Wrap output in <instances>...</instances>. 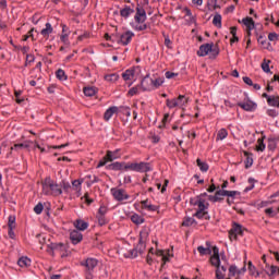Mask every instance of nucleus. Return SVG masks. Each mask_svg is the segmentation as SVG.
I'll list each match as a JSON object with an SVG mask.
<instances>
[{
    "instance_id": "2f4dec72",
    "label": "nucleus",
    "mask_w": 279,
    "mask_h": 279,
    "mask_svg": "<svg viewBox=\"0 0 279 279\" xmlns=\"http://www.w3.org/2000/svg\"><path fill=\"white\" fill-rule=\"evenodd\" d=\"M194 217L197 219H210V216H208V211L198 209L195 214Z\"/></svg>"
},
{
    "instance_id": "f03ea898",
    "label": "nucleus",
    "mask_w": 279,
    "mask_h": 279,
    "mask_svg": "<svg viewBox=\"0 0 279 279\" xmlns=\"http://www.w3.org/2000/svg\"><path fill=\"white\" fill-rule=\"evenodd\" d=\"M134 21L136 23L134 26L135 32H145V29H147V24H145V21H147V12L143 7L136 8Z\"/></svg>"
},
{
    "instance_id": "e433bc0d",
    "label": "nucleus",
    "mask_w": 279,
    "mask_h": 279,
    "mask_svg": "<svg viewBox=\"0 0 279 279\" xmlns=\"http://www.w3.org/2000/svg\"><path fill=\"white\" fill-rule=\"evenodd\" d=\"M105 80H106V82H111V83L118 82L119 74H117V73L107 74V75H105Z\"/></svg>"
},
{
    "instance_id": "37998d69",
    "label": "nucleus",
    "mask_w": 279,
    "mask_h": 279,
    "mask_svg": "<svg viewBox=\"0 0 279 279\" xmlns=\"http://www.w3.org/2000/svg\"><path fill=\"white\" fill-rule=\"evenodd\" d=\"M43 210H45V206L43 205V203H38V204L34 207V213H35V215H43Z\"/></svg>"
},
{
    "instance_id": "4d7b16f0",
    "label": "nucleus",
    "mask_w": 279,
    "mask_h": 279,
    "mask_svg": "<svg viewBox=\"0 0 279 279\" xmlns=\"http://www.w3.org/2000/svg\"><path fill=\"white\" fill-rule=\"evenodd\" d=\"M97 219H98L99 226H106L108 223V221L106 220V216H98L97 215Z\"/></svg>"
},
{
    "instance_id": "dca6fc26",
    "label": "nucleus",
    "mask_w": 279,
    "mask_h": 279,
    "mask_svg": "<svg viewBox=\"0 0 279 279\" xmlns=\"http://www.w3.org/2000/svg\"><path fill=\"white\" fill-rule=\"evenodd\" d=\"M132 14H134V8L130 5H124V8L120 10V16H122V19H130Z\"/></svg>"
},
{
    "instance_id": "6ab92c4d",
    "label": "nucleus",
    "mask_w": 279,
    "mask_h": 279,
    "mask_svg": "<svg viewBox=\"0 0 279 279\" xmlns=\"http://www.w3.org/2000/svg\"><path fill=\"white\" fill-rule=\"evenodd\" d=\"M40 34L44 38L48 39L51 34H53V26H51V23H46L45 28L40 31Z\"/></svg>"
},
{
    "instance_id": "423d86ee",
    "label": "nucleus",
    "mask_w": 279,
    "mask_h": 279,
    "mask_svg": "<svg viewBox=\"0 0 279 279\" xmlns=\"http://www.w3.org/2000/svg\"><path fill=\"white\" fill-rule=\"evenodd\" d=\"M51 256H54L56 252L60 254L61 258H66L69 256V251L66 250V244L64 243H51L48 245Z\"/></svg>"
},
{
    "instance_id": "bb28decb",
    "label": "nucleus",
    "mask_w": 279,
    "mask_h": 279,
    "mask_svg": "<svg viewBox=\"0 0 279 279\" xmlns=\"http://www.w3.org/2000/svg\"><path fill=\"white\" fill-rule=\"evenodd\" d=\"M142 208H145L146 210H150V213H156L158 210V207L156 205L147 204L146 201L141 202Z\"/></svg>"
},
{
    "instance_id": "c9c22d12",
    "label": "nucleus",
    "mask_w": 279,
    "mask_h": 279,
    "mask_svg": "<svg viewBox=\"0 0 279 279\" xmlns=\"http://www.w3.org/2000/svg\"><path fill=\"white\" fill-rule=\"evenodd\" d=\"M196 165L201 169V171H203L204 173H206V171H208V163L205 161H202V159H197Z\"/></svg>"
},
{
    "instance_id": "bf43d9fd",
    "label": "nucleus",
    "mask_w": 279,
    "mask_h": 279,
    "mask_svg": "<svg viewBox=\"0 0 279 279\" xmlns=\"http://www.w3.org/2000/svg\"><path fill=\"white\" fill-rule=\"evenodd\" d=\"M254 179L250 178L248 179V184H251L250 186L245 187V193H248V191H252L254 189Z\"/></svg>"
},
{
    "instance_id": "9b49d317",
    "label": "nucleus",
    "mask_w": 279,
    "mask_h": 279,
    "mask_svg": "<svg viewBox=\"0 0 279 279\" xmlns=\"http://www.w3.org/2000/svg\"><path fill=\"white\" fill-rule=\"evenodd\" d=\"M193 206H197L198 210H206L208 208V203L202 197H195L190 201Z\"/></svg>"
},
{
    "instance_id": "774afa93",
    "label": "nucleus",
    "mask_w": 279,
    "mask_h": 279,
    "mask_svg": "<svg viewBox=\"0 0 279 279\" xmlns=\"http://www.w3.org/2000/svg\"><path fill=\"white\" fill-rule=\"evenodd\" d=\"M60 40L61 43H66V40H69V33H62Z\"/></svg>"
},
{
    "instance_id": "13d9d810",
    "label": "nucleus",
    "mask_w": 279,
    "mask_h": 279,
    "mask_svg": "<svg viewBox=\"0 0 279 279\" xmlns=\"http://www.w3.org/2000/svg\"><path fill=\"white\" fill-rule=\"evenodd\" d=\"M257 40H258L259 45H262V47H264V49H267V39H265V37L259 36Z\"/></svg>"
},
{
    "instance_id": "9d476101",
    "label": "nucleus",
    "mask_w": 279,
    "mask_h": 279,
    "mask_svg": "<svg viewBox=\"0 0 279 279\" xmlns=\"http://www.w3.org/2000/svg\"><path fill=\"white\" fill-rule=\"evenodd\" d=\"M111 194L117 202H125L130 197L123 189H111Z\"/></svg>"
},
{
    "instance_id": "79ce46f5",
    "label": "nucleus",
    "mask_w": 279,
    "mask_h": 279,
    "mask_svg": "<svg viewBox=\"0 0 279 279\" xmlns=\"http://www.w3.org/2000/svg\"><path fill=\"white\" fill-rule=\"evenodd\" d=\"M265 142L263 138L257 140L256 151H265Z\"/></svg>"
},
{
    "instance_id": "cd10ccee",
    "label": "nucleus",
    "mask_w": 279,
    "mask_h": 279,
    "mask_svg": "<svg viewBox=\"0 0 279 279\" xmlns=\"http://www.w3.org/2000/svg\"><path fill=\"white\" fill-rule=\"evenodd\" d=\"M83 93L86 97H95V95H97V88L84 87Z\"/></svg>"
},
{
    "instance_id": "f8f14e48",
    "label": "nucleus",
    "mask_w": 279,
    "mask_h": 279,
    "mask_svg": "<svg viewBox=\"0 0 279 279\" xmlns=\"http://www.w3.org/2000/svg\"><path fill=\"white\" fill-rule=\"evenodd\" d=\"M83 239H84V235L82 234V232L77 230H72L70 232V241L73 243V245H77V243H82Z\"/></svg>"
},
{
    "instance_id": "58836bf2",
    "label": "nucleus",
    "mask_w": 279,
    "mask_h": 279,
    "mask_svg": "<svg viewBox=\"0 0 279 279\" xmlns=\"http://www.w3.org/2000/svg\"><path fill=\"white\" fill-rule=\"evenodd\" d=\"M142 89L143 90V87L141 85H137L135 87H132L129 92H128V95L129 97H134V95H138V89Z\"/></svg>"
},
{
    "instance_id": "69168bd1",
    "label": "nucleus",
    "mask_w": 279,
    "mask_h": 279,
    "mask_svg": "<svg viewBox=\"0 0 279 279\" xmlns=\"http://www.w3.org/2000/svg\"><path fill=\"white\" fill-rule=\"evenodd\" d=\"M167 121H169V113H166L165 116H163V119H162V121H161V125H159V128H165V125H167Z\"/></svg>"
},
{
    "instance_id": "c85d7f7f",
    "label": "nucleus",
    "mask_w": 279,
    "mask_h": 279,
    "mask_svg": "<svg viewBox=\"0 0 279 279\" xmlns=\"http://www.w3.org/2000/svg\"><path fill=\"white\" fill-rule=\"evenodd\" d=\"M209 263L213 267H216V269L221 267V258L219 256H211Z\"/></svg>"
},
{
    "instance_id": "4c0bfd02",
    "label": "nucleus",
    "mask_w": 279,
    "mask_h": 279,
    "mask_svg": "<svg viewBox=\"0 0 279 279\" xmlns=\"http://www.w3.org/2000/svg\"><path fill=\"white\" fill-rule=\"evenodd\" d=\"M8 228L9 230H14L16 228V217L9 216Z\"/></svg>"
},
{
    "instance_id": "f257e3e1",
    "label": "nucleus",
    "mask_w": 279,
    "mask_h": 279,
    "mask_svg": "<svg viewBox=\"0 0 279 279\" xmlns=\"http://www.w3.org/2000/svg\"><path fill=\"white\" fill-rule=\"evenodd\" d=\"M43 193L45 195H51L52 197H58L62 195V186L56 183L51 178H46L45 181L41 183Z\"/></svg>"
},
{
    "instance_id": "49530a36",
    "label": "nucleus",
    "mask_w": 279,
    "mask_h": 279,
    "mask_svg": "<svg viewBox=\"0 0 279 279\" xmlns=\"http://www.w3.org/2000/svg\"><path fill=\"white\" fill-rule=\"evenodd\" d=\"M270 63H271V61L264 59V62L262 63V69L264 71V73H270V70H269Z\"/></svg>"
},
{
    "instance_id": "7c9ffc66",
    "label": "nucleus",
    "mask_w": 279,
    "mask_h": 279,
    "mask_svg": "<svg viewBox=\"0 0 279 279\" xmlns=\"http://www.w3.org/2000/svg\"><path fill=\"white\" fill-rule=\"evenodd\" d=\"M17 265L19 267H29V265H32V259H29L28 257H21L17 260Z\"/></svg>"
},
{
    "instance_id": "a19ab883",
    "label": "nucleus",
    "mask_w": 279,
    "mask_h": 279,
    "mask_svg": "<svg viewBox=\"0 0 279 279\" xmlns=\"http://www.w3.org/2000/svg\"><path fill=\"white\" fill-rule=\"evenodd\" d=\"M124 171H135L136 172V162L124 163Z\"/></svg>"
},
{
    "instance_id": "a878e982",
    "label": "nucleus",
    "mask_w": 279,
    "mask_h": 279,
    "mask_svg": "<svg viewBox=\"0 0 279 279\" xmlns=\"http://www.w3.org/2000/svg\"><path fill=\"white\" fill-rule=\"evenodd\" d=\"M182 226H184L185 228H189L191 226H197V221L193 217H185L183 219Z\"/></svg>"
},
{
    "instance_id": "ddd939ff",
    "label": "nucleus",
    "mask_w": 279,
    "mask_h": 279,
    "mask_svg": "<svg viewBox=\"0 0 279 279\" xmlns=\"http://www.w3.org/2000/svg\"><path fill=\"white\" fill-rule=\"evenodd\" d=\"M132 38H134V33L128 31L120 36L118 43H122L123 45H130V43H132Z\"/></svg>"
},
{
    "instance_id": "680f3d73",
    "label": "nucleus",
    "mask_w": 279,
    "mask_h": 279,
    "mask_svg": "<svg viewBox=\"0 0 279 279\" xmlns=\"http://www.w3.org/2000/svg\"><path fill=\"white\" fill-rule=\"evenodd\" d=\"M267 114H268V117H272V119H274V118L278 117V111H276L275 109H268Z\"/></svg>"
},
{
    "instance_id": "6e6552de",
    "label": "nucleus",
    "mask_w": 279,
    "mask_h": 279,
    "mask_svg": "<svg viewBox=\"0 0 279 279\" xmlns=\"http://www.w3.org/2000/svg\"><path fill=\"white\" fill-rule=\"evenodd\" d=\"M243 226L234 222L231 230L229 231L230 241H236V236H243Z\"/></svg>"
},
{
    "instance_id": "72a5a7b5",
    "label": "nucleus",
    "mask_w": 279,
    "mask_h": 279,
    "mask_svg": "<svg viewBox=\"0 0 279 279\" xmlns=\"http://www.w3.org/2000/svg\"><path fill=\"white\" fill-rule=\"evenodd\" d=\"M197 252L201 254V256H209L213 254V251L210 247H204V246H198Z\"/></svg>"
},
{
    "instance_id": "6e6d98bb",
    "label": "nucleus",
    "mask_w": 279,
    "mask_h": 279,
    "mask_svg": "<svg viewBox=\"0 0 279 279\" xmlns=\"http://www.w3.org/2000/svg\"><path fill=\"white\" fill-rule=\"evenodd\" d=\"M157 256H162L163 265H165V263H169V257H167V256L165 255V251L158 250V251H157Z\"/></svg>"
},
{
    "instance_id": "0e129e2a",
    "label": "nucleus",
    "mask_w": 279,
    "mask_h": 279,
    "mask_svg": "<svg viewBox=\"0 0 279 279\" xmlns=\"http://www.w3.org/2000/svg\"><path fill=\"white\" fill-rule=\"evenodd\" d=\"M243 82H244V84H247V86H254L252 78H250L248 76H244Z\"/></svg>"
},
{
    "instance_id": "7ed1b4c3",
    "label": "nucleus",
    "mask_w": 279,
    "mask_h": 279,
    "mask_svg": "<svg viewBox=\"0 0 279 279\" xmlns=\"http://www.w3.org/2000/svg\"><path fill=\"white\" fill-rule=\"evenodd\" d=\"M197 56L199 58H205V56H208L211 60H215L219 56V47L215 46V44H203L199 46V49L197 50Z\"/></svg>"
},
{
    "instance_id": "864d4df0",
    "label": "nucleus",
    "mask_w": 279,
    "mask_h": 279,
    "mask_svg": "<svg viewBox=\"0 0 279 279\" xmlns=\"http://www.w3.org/2000/svg\"><path fill=\"white\" fill-rule=\"evenodd\" d=\"M145 247H146V245H145V242H140L138 241V244L136 245V250H137V252L140 253V254H143V252H145Z\"/></svg>"
},
{
    "instance_id": "de8ad7c7",
    "label": "nucleus",
    "mask_w": 279,
    "mask_h": 279,
    "mask_svg": "<svg viewBox=\"0 0 279 279\" xmlns=\"http://www.w3.org/2000/svg\"><path fill=\"white\" fill-rule=\"evenodd\" d=\"M213 24L216 27H221V14H216L213 19Z\"/></svg>"
},
{
    "instance_id": "a211bd4d",
    "label": "nucleus",
    "mask_w": 279,
    "mask_h": 279,
    "mask_svg": "<svg viewBox=\"0 0 279 279\" xmlns=\"http://www.w3.org/2000/svg\"><path fill=\"white\" fill-rule=\"evenodd\" d=\"M119 112V107H110L105 111L104 119L105 121H109L112 119V116L117 114Z\"/></svg>"
},
{
    "instance_id": "ea45409f",
    "label": "nucleus",
    "mask_w": 279,
    "mask_h": 279,
    "mask_svg": "<svg viewBox=\"0 0 279 279\" xmlns=\"http://www.w3.org/2000/svg\"><path fill=\"white\" fill-rule=\"evenodd\" d=\"M221 195H226V197H235L236 195H239V192L221 190Z\"/></svg>"
},
{
    "instance_id": "c756f323",
    "label": "nucleus",
    "mask_w": 279,
    "mask_h": 279,
    "mask_svg": "<svg viewBox=\"0 0 279 279\" xmlns=\"http://www.w3.org/2000/svg\"><path fill=\"white\" fill-rule=\"evenodd\" d=\"M244 156H245V169H250V167H252L254 165V159L251 157L252 154H250L248 151H244Z\"/></svg>"
},
{
    "instance_id": "473e14b6",
    "label": "nucleus",
    "mask_w": 279,
    "mask_h": 279,
    "mask_svg": "<svg viewBox=\"0 0 279 279\" xmlns=\"http://www.w3.org/2000/svg\"><path fill=\"white\" fill-rule=\"evenodd\" d=\"M267 104L268 106H272L274 108H279V96H270Z\"/></svg>"
},
{
    "instance_id": "412c9836",
    "label": "nucleus",
    "mask_w": 279,
    "mask_h": 279,
    "mask_svg": "<svg viewBox=\"0 0 279 279\" xmlns=\"http://www.w3.org/2000/svg\"><path fill=\"white\" fill-rule=\"evenodd\" d=\"M74 227L76 228L77 231L80 230L81 232H84V230L88 229V222L82 219H78L74 221Z\"/></svg>"
},
{
    "instance_id": "338daca9",
    "label": "nucleus",
    "mask_w": 279,
    "mask_h": 279,
    "mask_svg": "<svg viewBox=\"0 0 279 279\" xmlns=\"http://www.w3.org/2000/svg\"><path fill=\"white\" fill-rule=\"evenodd\" d=\"M130 254H131L132 258H136V256H138V254H141V253L138 252V248L135 247V248L131 250Z\"/></svg>"
},
{
    "instance_id": "5fc2aeb1",
    "label": "nucleus",
    "mask_w": 279,
    "mask_h": 279,
    "mask_svg": "<svg viewBox=\"0 0 279 279\" xmlns=\"http://www.w3.org/2000/svg\"><path fill=\"white\" fill-rule=\"evenodd\" d=\"M59 186H61V189H63V191H65V193H69V190L71 189V183H69L66 181H62Z\"/></svg>"
},
{
    "instance_id": "39448f33",
    "label": "nucleus",
    "mask_w": 279,
    "mask_h": 279,
    "mask_svg": "<svg viewBox=\"0 0 279 279\" xmlns=\"http://www.w3.org/2000/svg\"><path fill=\"white\" fill-rule=\"evenodd\" d=\"M121 158V149L116 150H107L105 157L98 162L97 169H101V167H106L108 162H113V160H119Z\"/></svg>"
},
{
    "instance_id": "8fccbe9b",
    "label": "nucleus",
    "mask_w": 279,
    "mask_h": 279,
    "mask_svg": "<svg viewBox=\"0 0 279 279\" xmlns=\"http://www.w3.org/2000/svg\"><path fill=\"white\" fill-rule=\"evenodd\" d=\"M236 271H239V268L236 266L232 265L229 267V278H234L236 276Z\"/></svg>"
},
{
    "instance_id": "09e8293b",
    "label": "nucleus",
    "mask_w": 279,
    "mask_h": 279,
    "mask_svg": "<svg viewBox=\"0 0 279 279\" xmlns=\"http://www.w3.org/2000/svg\"><path fill=\"white\" fill-rule=\"evenodd\" d=\"M216 279H226V272L221 271V266L216 268Z\"/></svg>"
},
{
    "instance_id": "603ef678",
    "label": "nucleus",
    "mask_w": 279,
    "mask_h": 279,
    "mask_svg": "<svg viewBox=\"0 0 279 279\" xmlns=\"http://www.w3.org/2000/svg\"><path fill=\"white\" fill-rule=\"evenodd\" d=\"M107 213H108V207L106 205H101L98 209L97 215L98 216H106Z\"/></svg>"
},
{
    "instance_id": "a18cd8bd",
    "label": "nucleus",
    "mask_w": 279,
    "mask_h": 279,
    "mask_svg": "<svg viewBox=\"0 0 279 279\" xmlns=\"http://www.w3.org/2000/svg\"><path fill=\"white\" fill-rule=\"evenodd\" d=\"M219 195H222L221 190H218L215 195H209L207 199L214 203L219 202Z\"/></svg>"
},
{
    "instance_id": "20e7f679",
    "label": "nucleus",
    "mask_w": 279,
    "mask_h": 279,
    "mask_svg": "<svg viewBox=\"0 0 279 279\" xmlns=\"http://www.w3.org/2000/svg\"><path fill=\"white\" fill-rule=\"evenodd\" d=\"M162 84H165V80H162L161 77L154 80V78H149V75H146L141 82V87H142V90L145 93V92H151L155 88H160Z\"/></svg>"
},
{
    "instance_id": "c03bdc74",
    "label": "nucleus",
    "mask_w": 279,
    "mask_h": 279,
    "mask_svg": "<svg viewBox=\"0 0 279 279\" xmlns=\"http://www.w3.org/2000/svg\"><path fill=\"white\" fill-rule=\"evenodd\" d=\"M56 77H57L58 80L64 81V80H66V73H64V70L59 69V70L56 72Z\"/></svg>"
},
{
    "instance_id": "f704fd0d",
    "label": "nucleus",
    "mask_w": 279,
    "mask_h": 279,
    "mask_svg": "<svg viewBox=\"0 0 279 279\" xmlns=\"http://www.w3.org/2000/svg\"><path fill=\"white\" fill-rule=\"evenodd\" d=\"M226 138H228V130L220 129L217 133V141H223Z\"/></svg>"
},
{
    "instance_id": "393cba45",
    "label": "nucleus",
    "mask_w": 279,
    "mask_h": 279,
    "mask_svg": "<svg viewBox=\"0 0 279 279\" xmlns=\"http://www.w3.org/2000/svg\"><path fill=\"white\" fill-rule=\"evenodd\" d=\"M131 221L135 223V226H141L142 223H145V218L141 217L138 214H133L131 216Z\"/></svg>"
},
{
    "instance_id": "b1692460",
    "label": "nucleus",
    "mask_w": 279,
    "mask_h": 279,
    "mask_svg": "<svg viewBox=\"0 0 279 279\" xmlns=\"http://www.w3.org/2000/svg\"><path fill=\"white\" fill-rule=\"evenodd\" d=\"M147 239H149V229L143 228L140 232V243H147Z\"/></svg>"
},
{
    "instance_id": "2eb2a0df",
    "label": "nucleus",
    "mask_w": 279,
    "mask_h": 279,
    "mask_svg": "<svg viewBox=\"0 0 279 279\" xmlns=\"http://www.w3.org/2000/svg\"><path fill=\"white\" fill-rule=\"evenodd\" d=\"M148 171H151L149 162H136V173H148Z\"/></svg>"
},
{
    "instance_id": "5701e85b",
    "label": "nucleus",
    "mask_w": 279,
    "mask_h": 279,
    "mask_svg": "<svg viewBox=\"0 0 279 279\" xmlns=\"http://www.w3.org/2000/svg\"><path fill=\"white\" fill-rule=\"evenodd\" d=\"M82 184H84V179H77L72 181V189L73 191H75L76 193H82Z\"/></svg>"
},
{
    "instance_id": "1a4fd4ad",
    "label": "nucleus",
    "mask_w": 279,
    "mask_h": 279,
    "mask_svg": "<svg viewBox=\"0 0 279 279\" xmlns=\"http://www.w3.org/2000/svg\"><path fill=\"white\" fill-rule=\"evenodd\" d=\"M97 265H99V260L93 257H88L81 262V266L85 267L86 271H95V267H97Z\"/></svg>"
},
{
    "instance_id": "aec40b11",
    "label": "nucleus",
    "mask_w": 279,
    "mask_h": 279,
    "mask_svg": "<svg viewBox=\"0 0 279 279\" xmlns=\"http://www.w3.org/2000/svg\"><path fill=\"white\" fill-rule=\"evenodd\" d=\"M124 167H125V162L116 161L111 165H108L106 169H109V171H123Z\"/></svg>"
},
{
    "instance_id": "4be33fe9",
    "label": "nucleus",
    "mask_w": 279,
    "mask_h": 279,
    "mask_svg": "<svg viewBox=\"0 0 279 279\" xmlns=\"http://www.w3.org/2000/svg\"><path fill=\"white\" fill-rule=\"evenodd\" d=\"M134 73H136V69H128L125 72L122 73V78L124 80V82H129V80H134Z\"/></svg>"
},
{
    "instance_id": "f3484780",
    "label": "nucleus",
    "mask_w": 279,
    "mask_h": 279,
    "mask_svg": "<svg viewBox=\"0 0 279 279\" xmlns=\"http://www.w3.org/2000/svg\"><path fill=\"white\" fill-rule=\"evenodd\" d=\"M242 23L247 29V36H252V29H254V20L252 17H245L242 20Z\"/></svg>"
},
{
    "instance_id": "0eeeda50",
    "label": "nucleus",
    "mask_w": 279,
    "mask_h": 279,
    "mask_svg": "<svg viewBox=\"0 0 279 279\" xmlns=\"http://www.w3.org/2000/svg\"><path fill=\"white\" fill-rule=\"evenodd\" d=\"M185 104H189V99L184 95H179L178 98L166 100V106H167V108H170V109L184 108Z\"/></svg>"
},
{
    "instance_id": "4468645a",
    "label": "nucleus",
    "mask_w": 279,
    "mask_h": 279,
    "mask_svg": "<svg viewBox=\"0 0 279 279\" xmlns=\"http://www.w3.org/2000/svg\"><path fill=\"white\" fill-rule=\"evenodd\" d=\"M238 106L246 112H254V110H256V104H254L252 100H247L245 102H238Z\"/></svg>"
},
{
    "instance_id": "052dcab7",
    "label": "nucleus",
    "mask_w": 279,
    "mask_h": 279,
    "mask_svg": "<svg viewBox=\"0 0 279 279\" xmlns=\"http://www.w3.org/2000/svg\"><path fill=\"white\" fill-rule=\"evenodd\" d=\"M167 80H173V77H178V73H173L171 71H168L165 73Z\"/></svg>"
},
{
    "instance_id": "e2e57ef3",
    "label": "nucleus",
    "mask_w": 279,
    "mask_h": 279,
    "mask_svg": "<svg viewBox=\"0 0 279 279\" xmlns=\"http://www.w3.org/2000/svg\"><path fill=\"white\" fill-rule=\"evenodd\" d=\"M268 40H270V41H276V40H278V34H276V33H270L269 35H268Z\"/></svg>"
},
{
    "instance_id": "3c124183",
    "label": "nucleus",
    "mask_w": 279,
    "mask_h": 279,
    "mask_svg": "<svg viewBox=\"0 0 279 279\" xmlns=\"http://www.w3.org/2000/svg\"><path fill=\"white\" fill-rule=\"evenodd\" d=\"M119 111L122 112V114H125V117H131L130 107H118Z\"/></svg>"
}]
</instances>
